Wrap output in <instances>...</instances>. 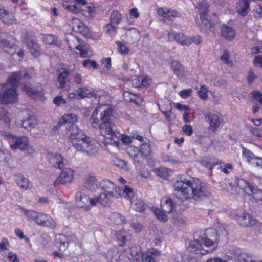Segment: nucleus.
Listing matches in <instances>:
<instances>
[{
	"instance_id": "obj_1",
	"label": "nucleus",
	"mask_w": 262,
	"mask_h": 262,
	"mask_svg": "<svg viewBox=\"0 0 262 262\" xmlns=\"http://www.w3.org/2000/svg\"><path fill=\"white\" fill-rule=\"evenodd\" d=\"M173 187L176 196L181 200L193 199L200 201L208 199L211 195L208 185L193 177L177 181Z\"/></svg>"
},
{
	"instance_id": "obj_2",
	"label": "nucleus",
	"mask_w": 262,
	"mask_h": 262,
	"mask_svg": "<svg viewBox=\"0 0 262 262\" xmlns=\"http://www.w3.org/2000/svg\"><path fill=\"white\" fill-rule=\"evenodd\" d=\"M112 111L105 106L97 107L93 111L91 122L92 127L98 128L100 134L105 138L114 139L115 137L119 138L120 134L117 132V127L111 120Z\"/></svg>"
},
{
	"instance_id": "obj_3",
	"label": "nucleus",
	"mask_w": 262,
	"mask_h": 262,
	"mask_svg": "<svg viewBox=\"0 0 262 262\" xmlns=\"http://www.w3.org/2000/svg\"><path fill=\"white\" fill-rule=\"evenodd\" d=\"M67 135L77 150L88 155H95L97 152L95 141L85 135L76 125L71 124L67 131Z\"/></svg>"
},
{
	"instance_id": "obj_4",
	"label": "nucleus",
	"mask_w": 262,
	"mask_h": 262,
	"mask_svg": "<svg viewBox=\"0 0 262 262\" xmlns=\"http://www.w3.org/2000/svg\"><path fill=\"white\" fill-rule=\"evenodd\" d=\"M31 78L27 72L16 71L13 72L8 78L7 82L3 85L4 90L0 93V103L9 104L15 102L18 95L16 92L18 83L26 82Z\"/></svg>"
},
{
	"instance_id": "obj_5",
	"label": "nucleus",
	"mask_w": 262,
	"mask_h": 262,
	"mask_svg": "<svg viewBox=\"0 0 262 262\" xmlns=\"http://www.w3.org/2000/svg\"><path fill=\"white\" fill-rule=\"evenodd\" d=\"M100 186L106 193H102L97 197L99 200V203L104 206L112 201L113 198L122 196L129 200L133 199V190L128 186H124L122 189L117 188L114 182L106 179L100 182Z\"/></svg>"
},
{
	"instance_id": "obj_6",
	"label": "nucleus",
	"mask_w": 262,
	"mask_h": 262,
	"mask_svg": "<svg viewBox=\"0 0 262 262\" xmlns=\"http://www.w3.org/2000/svg\"><path fill=\"white\" fill-rule=\"evenodd\" d=\"M204 238H201V241H203L205 247L207 248V250L203 252L204 253L213 252L220 241H226L227 239V232L224 228H221L217 230L213 228L207 229Z\"/></svg>"
},
{
	"instance_id": "obj_7",
	"label": "nucleus",
	"mask_w": 262,
	"mask_h": 262,
	"mask_svg": "<svg viewBox=\"0 0 262 262\" xmlns=\"http://www.w3.org/2000/svg\"><path fill=\"white\" fill-rule=\"evenodd\" d=\"M72 2H63L62 7L74 14L79 13L80 11L83 16L88 18H91L93 16L94 12V5L92 3L88 4L82 7H79L75 4H73Z\"/></svg>"
},
{
	"instance_id": "obj_8",
	"label": "nucleus",
	"mask_w": 262,
	"mask_h": 262,
	"mask_svg": "<svg viewBox=\"0 0 262 262\" xmlns=\"http://www.w3.org/2000/svg\"><path fill=\"white\" fill-rule=\"evenodd\" d=\"M236 182L240 188L248 195H252L256 201L262 200V190L258 189L255 184H250L247 181L241 178H237Z\"/></svg>"
},
{
	"instance_id": "obj_9",
	"label": "nucleus",
	"mask_w": 262,
	"mask_h": 262,
	"mask_svg": "<svg viewBox=\"0 0 262 262\" xmlns=\"http://www.w3.org/2000/svg\"><path fill=\"white\" fill-rule=\"evenodd\" d=\"M0 134L2 136L8 140L10 146L12 149L24 150L28 145V139L26 136L16 137L9 132L5 131H1Z\"/></svg>"
},
{
	"instance_id": "obj_10",
	"label": "nucleus",
	"mask_w": 262,
	"mask_h": 262,
	"mask_svg": "<svg viewBox=\"0 0 262 262\" xmlns=\"http://www.w3.org/2000/svg\"><path fill=\"white\" fill-rule=\"evenodd\" d=\"M75 202L77 206L79 208H88L90 205L95 206L97 203H99V200L98 197L90 199L86 194L79 191L75 195Z\"/></svg>"
},
{
	"instance_id": "obj_11",
	"label": "nucleus",
	"mask_w": 262,
	"mask_h": 262,
	"mask_svg": "<svg viewBox=\"0 0 262 262\" xmlns=\"http://www.w3.org/2000/svg\"><path fill=\"white\" fill-rule=\"evenodd\" d=\"M73 70L66 67H61L56 71L57 82L59 88L63 89L66 87L67 83L71 80L70 74Z\"/></svg>"
},
{
	"instance_id": "obj_12",
	"label": "nucleus",
	"mask_w": 262,
	"mask_h": 262,
	"mask_svg": "<svg viewBox=\"0 0 262 262\" xmlns=\"http://www.w3.org/2000/svg\"><path fill=\"white\" fill-rule=\"evenodd\" d=\"M14 38L10 35L4 34L0 36V46L4 51L10 55L15 53Z\"/></svg>"
},
{
	"instance_id": "obj_13",
	"label": "nucleus",
	"mask_w": 262,
	"mask_h": 262,
	"mask_svg": "<svg viewBox=\"0 0 262 262\" xmlns=\"http://www.w3.org/2000/svg\"><path fill=\"white\" fill-rule=\"evenodd\" d=\"M237 221L239 225L243 227L250 226L258 230L262 229L261 223L252 219L249 214L243 213L242 216L238 217Z\"/></svg>"
},
{
	"instance_id": "obj_14",
	"label": "nucleus",
	"mask_w": 262,
	"mask_h": 262,
	"mask_svg": "<svg viewBox=\"0 0 262 262\" xmlns=\"http://www.w3.org/2000/svg\"><path fill=\"white\" fill-rule=\"evenodd\" d=\"M74 171L69 168H64L56 180L54 182L55 185L58 184H66L72 181Z\"/></svg>"
},
{
	"instance_id": "obj_15",
	"label": "nucleus",
	"mask_w": 262,
	"mask_h": 262,
	"mask_svg": "<svg viewBox=\"0 0 262 262\" xmlns=\"http://www.w3.org/2000/svg\"><path fill=\"white\" fill-rule=\"evenodd\" d=\"M77 93L80 98L94 97L97 99H100L102 92L92 90L86 86H81L77 89Z\"/></svg>"
},
{
	"instance_id": "obj_16",
	"label": "nucleus",
	"mask_w": 262,
	"mask_h": 262,
	"mask_svg": "<svg viewBox=\"0 0 262 262\" xmlns=\"http://www.w3.org/2000/svg\"><path fill=\"white\" fill-rule=\"evenodd\" d=\"M26 42L31 54L34 57H38L40 54L41 49L39 45L36 40V38L34 36H27Z\"/></svg>"
},
{
	"instance_id": "obj_17",
	"label": "nucleus",
	"mask_w": 262,
	"mask_h": 262,
	"mask_svg": "<svg viewBox=\"0 0 262 262\" xmlns=\"http://www.w3.org/2000/svg\"><path fill=\"white\" fill-rule=\"evenodd\" d=\"M48 158L50 164L58 169H61L67 163V160L59 154H50Z\"/></svg>"
},
{
	"instance_id": "obj_18",
	"label": "nucleus",
	"mask_w": 262,
	"mask_h": 262,
	"mask_svg": "<svg viewBox=\"0 0 262 262\" xmlns=\"http://www.w3.org/2000/svg\"><path fill=\"white\" fill-rule=\"evenodd\" d=\"M203 242V241H201V239H194L190 242L189 246L187 247V249L188 251L191 253H194L195 254L200 253L202 255L206 254V253H204L203 252L207 250V248L204 249L202 246L201 243Z\"/></svg>"
},
{
	"instance_id": "obj_19",
	"label": "nucleus",
	"mask_w": 262,
	"mask_h": 262,
	"mask_svg": "<svg viewBox=\"0 0 262 262\" xmlns=\"http://www.w3.org/2000/svg\"><path fill=\"white\" fill-rule=\"evenodd\" d=\"M205 118L209 121V128L213 132L216 131L221 124V120L218 114L208 113Z\"/></svg>"
},
{
	"instance_id": "obj_20",
	"label": "nucleus",
	"mask_w": 262,
	"mask_h": 262,
	"mask_svg": "<svg viewBox=\"0 0 262 262\" xmlns=\"http://www.w3.org/2000/svg\"><path fill=\"white\" fill-rule=\"evenodd\" d=\"M72 27L74 31L86 35L88 32L87 27L79 19L74 18L72 21Z\"/></svg>"
},
{
	"instance_id": "obj_21",
	"label": "nucleus",
	"mask_w": 262,
	"mask_h": 262,
	"mask_svg": "<svg viewBox=\"0 0 262 262\" xmlns=\"http://www.w3.org/2000/svg\"><path fill=\"white\" fill-rule=\"evenodd\" d=\"M230 259L234 262H255L256 260L253 255L246 252H241L237 255L231 257Z\"/></svg>"
},
{
	"instance_id": "obj_22",
	"label": "nucleus",
	"mask_w": 262,
	"mask_h": 262,
	"mask_svg": "<svg viewBox=\"0 0 262 262\" xmlns=\"http://www.w3.org/2000/svg\"><path fill=\"white\" fill-rule=\"evenodd\" d=\"M235 7L236 11L242 16L247 15V10L249 8V0H237Z\"/></svg>"
},
{
	"instance_id": "obj_23",
	"label": "nucleus",
	"mask_w": 262,
	"mask_h": 262,
	"mask_svg": "<svg viewBox=\"0 0 262 262\" xmlns=\"http://www.w3.org/2000/svg\"><path fill=\"white\" fill-rule=\"evenodd\" d=\"M66 40L68 44L69 48L71 49H76L78 50L81 45L79 39L73 34H69L67 35Z\"/></svg>"
},
{
	"instance_id": "obj_24",
	"label": "nucleus",
	"mask_w": 262,
	"mask_h": 262,
	"mask_svg": "<svg viewBox=\"0 0 262 262\" xmlns=\"http://www.w3.org/2000/svg\"><path fill=\"white\" fill-rule=\"evenodd\" d=\"M222 36L228 40H232L235 37V33L234 29L225 24L221 27Z\"/></svg>"
},
{
	"instance_id": "obj_25",
	"label": "nucleus",
	"mask_w": 262,
	"mask_h": 262,
	"mask_svg": "<svg viewBox=\"0 0 262 262\" xmlns=\"http://www.w3.org/2000/svg\"><path fill=\"white\" fill-rule=\"evenodd\" d=\"M38 124L36 117L34 115H30L22 121L21 126L25 129L30 130Z\"/></svg>"
},
{
	"instance_id": "obj_26",
	"label": "nucleus",
	"mask_w": 262,
	"mask_h": 262,
	"mask_svg": "<svg viewBox=\"0 0 262 262\" xmlns=\"http://www.w3.org/2000/svg\"><path fill=\"white\" fill-rule=\"evenodd\" d=\"M172 199L169 197H163L161 200V209L166 213H170L173 209Z\"/></svg>"
},
{
	"instance_id": "obj_27",
	"label": "nucleus",
	"mask_w": 262,
	"mask_h": 262,
	"mask_svg": "<svg viewBox=\"0 0 262 262\" xmlns=\"http://www.w3.org/2000/svg\"><path fill=\"white\" fill-rule=\"evenodd\" d=\"M167 37L169 41H176L180 44L185 45V39L187 36L183 33L172 31L168 33Z\"/></svg>"
},
{
	"instance_id": "obj_28",
	"label": "nucleus",
	"mask_w": 262,
	"mask_h": 262,
	"mask_svg": "<svg viewBox=\"0 0 262 262\" xmlns=\"http://www.w3.org/2000/svg\"><path fill=\"white\" fill-rule=\"evenodd\" d=\"M78 120V116L74 113H68L62 116L61 118L59 120L58 124L62 125L67 123H74L76 122Z\"/></svg>"
},
{
	"instance_id": "obj_29",
	"label": "nucleus",
	"mask_w": 262,
	"mask_h": 262,
	"mask_svg": "<svg viewBox=\"0 0 262 262\" xmlns=\"http://www.w3.org/2000/svg\"><path fill=\"white\" fill-rule=\"evenodd\" d=\"M0 20L5 24H12L14 20L13 15L3 8H0Z\"/></svg>"
},
{
	"instance_id": "obj_30",
	"label": "nucleus",
	"mask_w": 262,
	"mask_h": 262,
	"mask_svg": "<svg viewBox=\"0 0 262 262\" xmlns=\"http://www.w3.org/2000/svg\"><path fill=\"white\" fill-rule=\"evenodd\" d=\"M78 52H75L77 54L82 58L90 57L93 55V51L91 48L87 45H82L78 49Z\"/></svg>"
},
{
	"instance_id": "obj_31",
	"label": "nucleus",
	"mask_w": 262,
	"mask_h": 262,
	"mask_svg": "<svg viewBox=\"0 0 262 262\" xmlns=\"http://www.w3.org/2000/svg\"><path fill=\"white\" fill-rule=\"evenodd\" d=\"M171 68L178 77H183L185 74V68L177 61H172Z\"/></svg>"
},
{
	"instance_id": "obj_32",
	"label": "nucleus",
	"mask_w": 262,
	"mask_h": 262,
	"mask_svg": "<svg viewBox=\"0 0 262 262\" xmlns=\"http://www.w3.org/2000/svg\"><path fill=\"white\" fill-rule=\"evenodd\" d=\"M127 37L128 41L134 43L137 42L139 38V32L135 28H130L128 29L125 33Z\"/></svg>"
},
{
	"instance_id": "obj_33",
	"label": "nucleus",
	"mask_w": 262,
	"mask_h": 262,
	"mask_svg": "<svg viewBox=\"0 0 262 262\" xmlns=\"http://www.w3.org/2000/svg\"><path fill=\"white\" fill-rule=\"evenodd\" d=\"M96 176L92 173L89 174L84 182V188L89 190H94L96 186Z\"/></svg>"
},
{
	"instance_id": "obj_34",
	"label": "nucleus",
	"mask_w": 262,
	"mask_h": 262,
	"mask_svg": "<svg viewBox=\"0 0 262 262\" xmlns=\"http://www.w3.org/2000/svg\"><path fill=\"white\" fill-rule=\"evenodd\" d=\"M131 206L135 211L142 212L145 209V204L141 199L135 198L131 202Z\"/></svg>"
},
{
	"instance_id": "obj_35",
	"label": "nucleus",
	"mask_w": 262,
	"mask_h": 262,
	"mask_svg": "<svg viewBox=\"0 0 262 262\" xmlns=\"http://www.w3.org/2000/svg\"><path fill=\"white\" fill-rule=\"evenodd\" d=\"M56 244L59 248L60 250H64L68 246V241L67 237L63 234H58L56 236Z\"/></svg>"
},
{
	"instance_id": "obj_36",
	"label": "nucleus",
	"mask_w": 262,
	"mask_h": 262,
	"mask_svg": "<svg viewBox=\"0 0 262 262\" xmlns=\"http://www.w3.org/2000/svg\"><path fill=\"white\" fill-rule=\"evenodd\" d=\"M209 7L208 4L205 1L203 0L199 2L195 7L198 10L200 16H201V14H208Z\"/></svg>"
},
{
	"instance_id": "obj_37",
	"label": "nucleus",
	"mask_w": 262,
	"mask_h": 262,
	"mask_svg": "<svg viewBox=\"0 0 262 262\" xmlns=\"http://www.w3.org/2000/svg\"><path fill=\"white\" fill-rule=\"evenodd\" d=\"M21 89L23 92L33 99L38 96L40 94V93L38 91L26 84H24Z\"/></svg>"
},
{
	"instance_id": "obj_38",
	"label": "nucleus",
	"mask_w": 262,
	"mask_h": 262,
	"mask_svg": "<svg viewBox=\"0 0 262 262\" xmlns=\"http://www.w3.org/2000/svg\"><path fill=\"white\" fill-rule=\"evenodd\" d=\"M110 23L117 26L122 20V16L118 11H113L110 15Z\"/></svg>"
},
{
	"instance_id": "obj_39",
	"label": "nucleus",
	"mask_w": 262,
	"mask_h": 262,
	"mask_svg": "<svg viewBox=\"0 0 262 262\" xmlns=\"http://www.w3.org/2000/svg\"><path fill=\"white\" fill-rule=\"evenodd\" d=\"M16 182L20 188L26 190L29 186V180L23 176H19L16 179Z\"/></svg>"
},
{
	"instance_id": "obj_40",
	"label": "nucleus",
	"mask_w": 262,
	"mask_h": 262,
	"mask_svg": "<svg viewBox=\"0 0 262 262\" xmlns=\"http://www.w3.org/2000/svg\"><path fill=\"white\" fill-rule=\"evenodd\" d=\"M21 210L29 220L36 222L39 212H36L33 210H27L24 208H21Z\"/></svg>"
},
{
	"instance_id": "obj_41",
	"label": "nucleus",
	"mask_w": 262,
	"mask_h": 262,
	"mask_svg": "<svg viewBox=\"0 0 262 262\" xmlns=\"http://www.w3.org/2000/svg\"><path fill=\"white\" fill-rule=\"evenodd\" d=\"M110 219L114 224L121 225L124 223L125 218L120 213L114 212L112 214Z\"/></svg>"
},
{
	"instance_id": "obj_42",
	"label": "nucleus",
	"mask_w": 262,
	"mask_h": 262,
	"mask_svg": "<svg viewBox=\"0 0 262 262\" xmlns=\"http://www.w3.org/2000/svg\"><path fill=\"white\" fill-rule=\"evenodd\" d=\"M202 164L203 166L209 168H212L214 166L217 164L216 160L211 157H205L202 160Z\"/></svg>"
},
{
	"instance_id": "obj_43",
	"label": "nucleus",
	"mask_w": 262,
	"mask_h": 262,
	"mask_svg": "<svg viewBox=\"0 0 262 262\" xmlns=\"http://www.w3.org/2000/svg\"><path fill=\"white\" fill-rule=\"evenodd\" d=\"M151 151V146L149 143L145 142L140 145V152L143 157L148 156Z\"/></svg>"
},
{
	"instance_id": "obj_44",
	"label": "nucleus",
	"mask_w": 262,
	"mask_h": 262,
	"mask_svg": "<svg viewBox=\"0 0 262 262\" xmlns=\"http://www.w3.org/2000/svg\"><path fill=\"white\" fill-rule=\"evenodd\" d=\"M45 219L41 225L42 227H47L50 228H54L56 227V222L49 214H46Z\"/></svg>"
},
{
	"instance_id": "obj_45",
	"label": "nucleus",
	"mask_w": 262,
	"mask_h": 262,
	"mask_svg": "<svg viewBox=\"0 0 262 262\" xmlns=\"http://www.w3.org/2000/svg\"><path fill=\"white\" fill-rule=\"evenodd\" d=\"M200 19L202 24L208 29H211L214 26V23L209 18L208 14L200 16Z\"/></svg>"
},
{
	"instance_id": "obj_46",
	"label": "nucleus",
	"mask_w": 262,
	"mask_h": 262,
	"mask_svg": "<svg viewBox=\"0 0 262 262\" xmlns=\"http://www.w3.org/2000/svg\"><path fill=\"white\" fill-rule=\"evenodd\" d=\"M42 41L49 45H56L57 41V37L55 35H51V34H47L43 36L42 38Z\"/></svg>"
},
{
	"instance_id": "obj_47",
	"label": "nucleus",
	"mask_w": 262,
	"mask_h": 262,
	"mask_svg": "<svg viewBox=\"0 0 262 262\" xmlns=\"http://www.w3.org/2000/svg\"><path fill=\"white\" fill-rule=\"evenodd\" d=\"M0 121L7 124H9L10 122V119L8 117L7 111L2 107H0Z\"/></svg>"
},
{
	"instance_id": "obj_48",
	"label": "nucleus",
	"mask_w": 262,
	"mask_h": 262,
	"mask_svg": "<svg viewBox=\"0 0 262 262\" xmlns=\"http://www.w3.org/2000/svg\"><path fill=\"white\" fill-rule=\"evenodd\" d=\"M154 212L157 218L159 220L163 222H165L167 220L168 217L165 214L166 212H164L162 210H161L159 209H155Z\"/></svg>"
},
{
	"instance_id": "obj_49",
	"label": "nucleus",
	"mask_w": 262,
	"mask_h": 262,
	"mask_svg": "<svg viewBox=\"0 0 262 262\" xmlns=\"http://www.w3.org/2000/svg\"><path fill=\"white\" fill-rule=\"evenodd\" d=\"M201 42V39L199 36H195L191 37H187L185 39V45H190L193 43L198 45Z\"/></svg>"
},
{
	"instance_id": "obj_50",
	"label": "nucleus",
	"mask_w": 262,
	"mask_h": 262,
	"mask_svg": "<svg viewBox=\"0 0 262 262\" xmlns=\"http://www.w3.org/2000/svg\"><path fill=\"white\" fill-rule=\"evenodd\" d=\"M116 43L118 45V51L121 54L126 55L128 53V52L129 50L128 47L126 46L125 45H124L121 42H120L118 41H116Z\"/></svg>"
},
{
	"instance_id": "obj_51",
	"label": "nucleus",
	"mask_w": 262,
	"mask_h": 262,
	"mask_svg": "<svg viewBox=\"0 0 262 262\" xmlns=\"http://www.w3.org/2000/svg\"><path fill=\"white\" fill-rule=\"evenodd\" d=\"M71 75L75 83L78 85L82 84V76L80 73L77 72L72 73Z\"/></svg>"
},
{
	"instance_id": "obj_52",
	"label": "nucleus",
	"mask_w": 262,
	"mask_h": 262,
	"mask_svg": "<svg viewBox=\"0 0 262 262\" xmlns=\"http://www.w3.org/2000/svg\"><path fill=\"white\" fill-rule=\"evenodd\" d=\"M130 225L136 232H139L142 228V225L136 219H133Z\"/></svg>"
},
{
	"instance_id": "obj_53",
	"label": "nucleus",
	"mask_w": 262,
	"mask_h": 262,
	"mask_svg": "<svg viewBox=\"0 0 262 262\" xmlns=\"http://www.w3.org/2000/svg\"><path fill=\"white\" fill-rule=\"evenodd\" d=\"M141 252V248L138 245L133 246L130 248V254L133 257L139 255Z\"/></svg>"
},
{
	"instance_id": "obj_54",
	"label": "nucleus",
	"mask_w": 262,
	"mask_h": 262,
	"mask_svg": "<svg viewBox=\"0 0 262 262\" xmlns=\"http://www.w3.org/2000/svg\"><path fill=\"white\" fill-rule=\"evenodd\" d=\"M198 94L200 98L204 100L206 99L208 97L206 87L204 85H202L198 91Z\"/></svg>"
},
{
	"instance_id": "obj_55",
	"label": "nucleus",
	"mask_w": 262,
	"mask_h": 262,
	"mask_svg": "<svg viewBox=\"0 0 262 262\" xmlns=\"http://www.w3.org/2000/svg\"><path fill=\"white\" fill-rule=\"evenodd\" d=\"M116 29V26L110 22V23L106 24L104 27L105 31L108 34H112L115 32Z\"/></svg>"
},
{
	"instance_id": "obj_56",
	"label": "nucleus",
	"mask_w": 262,
	"mask_h": 262,
	"mask_svg": "<svg viewBox=\"0 0 262 262\" xmlns=\"http://www.w3.org/2000/svg\"><path fill=\"white\" fill-rule=\"evenodd\" d=\"M243 156L245 158H246L248 161L250 162V161L255 159V156L254 155L253 153H252L248 149H244L243 152Z\"/></svg>"
},
{
	"instance_id": "obj_57",
	"label": "nucleus",
	"mask_w": 262,
	"mask_h": 262,
	"mask_svg": "<svg viewBox=\"0 0 262 262\" xmlns=\"http://www.w3.org/2000/svg\"><path fill=\"white\" fill-rule=\"evenodd\" d=\"M254 99L257 101L260 105H262V94L258 91H253L251 93Z\"/></svg>"
},
{
	"instance_id": "obj_58",
	"label": "nucleus",
	"mask_w": 262,
	"mask_h": 262,
	"mask_svg": "<svg viewBox=\"0 0 262 262\" xmlns=\"http://www.w3.org/2000/svg\"><path fill=\"white\" fill-rule=\"evenodd\" d=\"M253 15L255 17H262V4L259 5L257 8L253 10Z\"/></svg>"
},
{
	"instance_id": "obj_59",
	"label": "nucleus",
	"mask_w": 262,
	"mask_h": 262,
	"mask_svg": "<svg viewBox=\"0 0 262 262\" xmlns=\"http://www.w3.org/2000/svg\"><path fill=\"white\" fill-rule=\"evenodd\" d=\"M82 65L84 67H86L88 65H90L91 67L95 69H97L98 68V64L95 61L91 60L90 59L85 60L83 62Z\"/></svg>"
},
{
	"instance_id": "obj_60",
	"label": "nucleus",
	"mask_w": 262,
	"mask_h": 262,
	"mask_svg": "<svg viewBox=\"0 0 262 262\" xmlns=\"http://www.w3.org/2000/svg\"><path fill=\"white\" fill-rule=\"evenodd\" d=\"M143 262H155V259L149 253H145L142 255Z\"/></svg>"
},
{
	"instance_id": "obj_61",
	"label": "nucleus",
	"mask_w": 262,
	"mask_h": 262,
	"mask_svg": "<svg viewBox=\"0 0 262 262\" xmlns=\"http://www.w3.org/2000/svg\"><path fill=\"white\" fill-rule=\"evenodd\" d=\"M113 164L121 168L126 166V163L124 161L117 158L113 160Z\"/></svg>"
},
{
	"instance_id": "obj_62",
	"label": "nucleus",
	"mask_w": 262,
	"mask_h": 262,
	"mask_svg": "<svg viewBox=\"0 0 262 262\" xmlns=\"http://www.w3.org/2000/svg\"><path fill=\"white\" fill-rule=\"evenodd\" d=\"M254 67L262 68V55H258L255 57L253 60Z\"/></svg>"
},
{
	"instance_id": "obj_63",
	"label": "nucleus",
	"mask_w": 262,
	"mask_h": 262,
	"mask_svg": "<svg viewBox=\"0 0 262 262\" xmlns=\"http://www.w3.org/2000/svg\"><path fill=\"white\" fill-rule=\"evenodd\" d=\"M192 92V90L189 89H184L180 91V95L182 98H187L189 97Z\"/></svg>"
},
{
	"instance_id": "obj_64",
	"label": "nucleus",
	"mask_w": 262,
	"mask_h": 262,
	"mask_svg": "<svg viewBox=\"0 0 262 262\" xmlns=\"http://www.w3.org/2000/svg\"><path fill=\"white\" fill-rule=\"evenodd\" d=\"M117 238L118 241H120L121 242V243L120 244V245L121 246H124L126 242V237L121 231H120L117 234Z\"/></svg>"
}]
</instances>
